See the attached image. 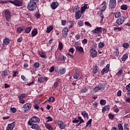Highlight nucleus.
<instances>
[{"instance_id":"c756f323","label":"nucleus","mask_w":130,"mask_h":130,"mask_svg":"<svg viewBox=\"0 0 130 130\" xmlns=\"http://www.w3.org/2000/svg\"><path fill=\"white\" fill-rule=\"evenodd\" d=\"M7 76H8V71L7 70L3 71L2 73V78H6Z\"/></svg>"},{"instance_id":"052dcab7","label":"nucleus","mask_w":130,"mask_h":130,"mask_svg":"<svg viewBox=\"0 0 130 130\" xmlns=\"http://www.w3.org/2000/svg\"><path fill=\"white\" fill-rule=\"evenodd\" d=\"M78 25L80 26H84V22L83 21H78Z\"/></svg>"},{"instance_id":"4d7b16f0","label":"nucleus","mask_w":130,"mask_h":130,"mask_svg":"<svg viewBox=\"0 0 130 130\" xmlns=\"http://www.w3.org/2000/svg\"><path fill=\"white\" fill-rule=\"evenodd\" d=\"M118 127L119 130H123V127H122V124L121 123L118 124Z\"/></svg>"},{"instance_id":"1a4fd4ad","label":"nucleus","mask_w":130,"mask_h":130,"mask_svg":"<svg viewBox=\"0 0 130 130\" xmlns=\"http://www.w3.org/2000/svg\"><path fill=\"white\" fill-rule=\"evenodd\" d=\"M124 21H125L124 16H121L118 19H117L116 23L118 25H122V24L124 23Z\"/></svg>"},{"instance_id":"f257e3e1","label":"nucleus","mask_w":130,"mask_h":130,"mask_svg":"<svg viewBox=\"0 0 130 130\" xmlns=\"http://www.w3.org/2000/svg\"><path fill=\"white\" fill-rule=\"evenodd\" d=\"M39 0H30L27 5V9L29 11H33L37 8V4Z\"/></svg>"},{"instance_id":"4c0bfd02","label":"nucleus","mask_w":130,"mask_h":130,"mask_svg":"<svg viewBox=\"0 0 130 130\" xmlns=\"http://www.w3.org/2000/svg\"><path fill=\"white\" fill-rule=\"evenodd\" d=\"M121 10L126 11V10H127V5L123 4L121 6Z\"/></svg>"},{"instance_id":"473e14b6","label":"nucleus","mask_w":130,"mask_h":130,"mask_svg":"<svg viewBox=\"0 0 130 130\" xmlns=\"http://www.w3.org/2000/svg\"><path fill=\"white\" fill-rule=\"evenodd\" d=\"M109 109H110L109 106H105L102 109V112H103V113H104L105 111H107V110H109Z\"/></svg>"},{"instance_id":"7ed1b4c3","label":"nucleus","mask_w":130,"mask_h":130,"mask_svg":"<svg viewBox=\"0 0 130 130\" xmlns=\"http://www.w3.org/2000/svg\"><path fill=\"white\" fill-rule=\"evenodd\" d=\"M10 4H12L16 7H22L23 6V1L22 0H14L10 1Z\"/></svg>"},{"instance_id":"6ab92c4d","label":"nucleus","mask_w":130,"mask_h":130,"mask_svg":"<svg viewBox=\"0 0 130 130\" xmlns=\"http://www.w3.org/2000/svg\"><path fill=\"white\" fill-rule=\"evenodd\" d=\"M14 127H15V123H12L10 124H9L7 127L6 130H13L14 129Z\"/></svg>"},{"instance_id":"13d9d810","label":"nucleus","mask_w":130,"mask_h":130,"mask_svg":"<svg viewBox=\"0 0 130 130\" xmlns=\"http://www.w3.org/2000/svg\"><path fill=\"white\" fill-rule=\"evenodd\" d=\"M59 72L61 75H63V74L66 73V70L64 69H62L60 70Z\"/></svg>"},{"instance_id":"0e129e2a","label":"nucleus","mask_w":130,"mask_h":130,"mask_svg":"<svg viewBox=\"0 0 130 130\" xmlns=\"http://www.w3.org/2000/svg\"><path fill=\"white\" fill-rule=\"evenodd\" d=\"M88 91V89L87 88H83L80 90L81 93H86Z\"/></svg>"},{"instance_id":"c85d7f7f","label":"nucleus","mask_w":130,"mask_h":130,"mask_svg":"<svg viewBox=\"0 0 130 130\" xmlns=\"http://www.w3.org/2000/svg\"><path fill=\"white\" fill-rule=\"evenodd\" d=\"M77 11H80V7L79 6H73V12L74 13L77 12Z\"/></svg>"},{"instance_id":"f704fd0d","label":"nucleus","mask_w":130,"mask_h":130,"mask_svg":"<svg viewBox=\"0 0 130 130\" xmlns=\"http://www.w3.org/2000/svg\"><path fill=\"white\" fill-rule=\"evenodd\" d=\"M114 55L115 56H118L119 55V50L116 48L115 49Z\"/></svg>"},{"instance_id":"0eeeda50","label":"nucleus","mask_w":130,"mask_h":130,"mask_svg":"<svg viewBox=\"0 0 130 130\" xmlns=\"http://www.w3.org/2000/svg\"><path fill=\"white\" fill-rule=\"evenodd\" d=\"M57 124L58 126L60 128V129H64L66 128V123L62 121L57 120Z\"/></svg>"},{"instance_id":"6e6d98bb","label":"nucleus","mask_w":130,"mask_h":130,"mask_svg":"<svg viewBox=\"0 0 130 130\" xmlns=\"http://www.w3.org/2000/svg\"><path fill=\"white\" fill-rule=\"evenodd\" d=\"M124 48H128V46H129V44L128 43H124L122 45Z\"/></svg>"},{"instance_id":"69168bd1","label":"nucleus","mask_w":130,"mask_h":130,"mask_svg":"<svg viewBox=\"0 0 130 130\" xmlns=\"http://www.w3.org/2000/svg\"><path fill=\"white\" fill-rule=\"evenodd\" d=\"M126 90H127L128 92L130 91V83H129L126 86Z\"/></svg>"},{"instance_id":"774afa93","label":"nucleus","mask_w":130,"mask_h":130,"mask_svg":"<svg viewBox=\"0 0 130 130\" xmlns=\"http://www.w3.org/2000/svg\"><path fill=\"white\" fill-rule=\"evenodd\" d=\"M21 79L24 81V82H27V78L24 75H21Z\"/></svg>"},{"instance_id":"de8ad7c7","label":"nucleus","mask_w":130,"mask_h":130,"mask_svg":"<svg viewBox=\"0 0 130 130\" xmlns=\"http://www.w3.org/2000/svg\"><path fill=\"white\" fill-rule=\"evenodd\" d=\"M11 0H8V1H0V3L3 4L4 5V4H9V3H11Z\"/></svg>"},{"instance_id":"5701e85b","label":"nucleus","mask_w":130,"mask_h":130,"mask_svg":"<svg viewBox=\"0 0 130 130\" xmlns=\"http://www.w3.org/2000/svg\"><path fill=\"white\" fill-rule=\"evenodd\" d=\"M34 103H35V105L34 106V108L35 109H39V106H38V104H40V101H39V100H37L36 101H35Z\"/></svg>"},{"instance_id":"3c124183","label":"nucleus","mask_w":130,"mask_h":130,"mask_svg":"<svg viewBox=\"0 0 130 130\" xmlns=\"http://www.w3.org/2000/svg\"><path fill=\"white\" fill-rule=\"evenodd\" d=\"M10 110L12 112V113H16L17 112V109L15 107L11 108Z\"/></svg>"},{"instance_id":"603ef678","label":"nucleus","mask_w":130,"mask_h":130,"mask_svg":"<svg viewBox=\"0 0 130 130\" xmlns=\"http://www.w3.org/2000/svg\"><path fill=\"white\" fill-rule=\"evenodd\" d=\"M55 100V99L53 97L51 96L49 99L48 101H49V102H51L52 103L54 102Z\"/></svg>"},{"instance_id":"a211bd4d","label":"nucleus","mask_w":130,"mask_h":130,"mask_svg":"<svg viewBox=\"0 0 130 130\" xmlns=\"http://www.w3.org/2000/svg\"><path fill=\"white\" fill-rule=\"evenodd\" d=\"M106 9V2L104 1L103 4L101 5V8L100 9L101 12H104Z\"/></svg>"},{"instance_id":"09e8293b","label":"nucleus","mask_w":130,"mask_h":130,"mask_svg":"<svg viewBox=\"0 0 130 130\" xmlns=\"http://www.w3.org/2000/svg\"><path fill=\"white\" fill-rule=\"evenodd\" d=\"M100 104L101 105L104 106L106 104V101L104 100H100Z\"/></svg>"},{"instance_id":"b1692460","label":"nucleus","mask_w":130,"mask_h":130,"mask_svg":"<svg viewBox=\"0 0 130 130\" xmlns=\"http://www.w3.org/2000/svg\"><path fill=\"white\" fill-rule=\"evenodd\" d=\"M31 30H32V27L31 26L27 27L26 28L25 27L24 29V32L28 34L31 32Z\"/></svg>"},{"instance_id":"2eb2a0df","label":"nucleus","mask_w":130,"mask_h":130,"mask_svg":"<svg viewBox=\"0 0 130 130\" xmlns=\"http://www.w3.org/2000/svg\"><path fill=\"white\" fill-rule=\"evenodd\" d=\"M109 67L110 65L109 64H107L105 68H104L102 71V74L104 75V74H107L108 72H109Z\"/></svg>"},{"instance_id":"39448f33","label":"nucleus","mask_w":130,"mask_h":130,"mask_svg":"<svg viewBox=\"0 0 130 130\" xmlns=\"http://www.w3.org/2000/svg\"><path fill=\"white\" fill-rule=\"evenodd\" d=\"M28 96V94L26 93H23L21 95H20L19 96V103H21V104H24L25 103V100H24V98H26Z\"/></svg>"},{"instance_id":"f03ea898","label":"nucleus","mask_w":130,"mask_h":130,"mask_svg":"<svg viewBox=\"0 0 130 130\" xmlns=\"http://www.w3.org/2000/svg\"><path fill=\"white\" fill-rule=\"evenodd\" d=\"M27 124L29 125L30 126V128L32 129L41 130V128L40 127V126H39V125L36 123H32V122H31V120H29L27 122Z\"/></svg>"},{"instance_id":"f3484780","label":"nucleus","mask_w":130,"mask_h":130,"mask_svg":"<svg viewBox=\"0 0 130 130\" xmlns=\"http://www.w3.org/2000/svg\"><path fill=\"white\" fill-rule=\"evenodd\" d=\"M30 121L32 123H33V122H35V123L39 122V121H40V119H39V118H38L36 116H33V117H31Z\"/></svg>"},{"instance_id":"ea45409f","label":"nucleus","mask_w":130,"mask_h":130,"mask_svg":"<svg viewBox=\"0 0 130 130\" xmlns=\"http://www.w3.org/2000/svg\"><path fill=\"white\" fill-rule=\"evenodd\" d=\"M92 124V119H89L88 122L86 123V127H88V126H91Z\"/></svg>"},{"instance_id":"9b49d317","label":"nucleus","mask_w":130,"mask_h":130,"mask_svg":"<svg viewBox=\"0 0 130 130\" xmlns=\"http://www.w3.org/2000/svg\"><path fill=\"white\" fill-rule=\"evenodd\" d=\"M56 58L57 60H65L67 59V57L66 56L62 55L60 53H58L57 55L56 56Z\"/></svg>"},{"instance_id":"8fccbe9b","label":"nucleus","mask_w":130,"mask_h":130,"mask_svg":"<svg viewBox=\"0 0 130 130\" xmlns=\"http://www.w3.org/2000/svg\"><path fill=\"white\" fill-rule=\"evenodd\" d=\"M79 77H80L79 73L78 72H76L74 75V79L77 80Z\"/></svg>"},{"instance_id":"dca6fc26","label":"nucleus","mask_w":130,"mask_h":130,"mask_svg":"<svg viewBox=\"0 0 130 130\" xmlns=\"http://www.w3.org/2000/svg\"><path fill=\"white\" fill-rule=\"evenodd\" d=\"M83 13L81 12V11L78 10L75 13V18L76 20H79V19L81 18V17H82V15Z\"/></svg>"},{"instance_id":"bb28decb","label":"nucleus","mask_w":130,"mask_h":130,"mask_svg":"<svg viewBox=\"0 0 130 130\" xmlns=\"http://www.w3.org/2000/svg\"><path fill=\"white\" fill-rule=\"evenodd\" d=\"M81 114L83 115L84 118H89V115L86 111H84L82 112Z\"/></svg>"},{"instance_id":"6e6552de","label":"nucleus","mask_w":130,"mask_h":130,"mask_svg":"<svg viewBox=\"0 0 130 130\" xmlns=\"http://www.w3.org/2000/svg\"><path fill=\"white\" fill-rule=\"evenodd\" d=\"M5 17L8 22H10L12 19L11 16V12H10V10H7L5 11Z\"/></svg>"},{"instance_id":"e433bc0d","label":"nucleus","mask_w":130,"mask_h":130,"mask_svg":"<svg viewBox=\"0 0 130 130\" xmlns=\"http://www.w3.org/2000/svg\"><path fill=\"white\" fill-rule=\"evenodd\" d=\"M46 122H49V121H52L53 119L50 116H48L45 118Z\"/></svg>"},{"instance_id":"5fc2aeb1","label":"nucleus","mask_w":130,"mask_h":130,"mask_svg":"<svg viewBox=\"0 0 130 130\" xmlns=\"http://www.w3.org/2000/svg\"><path fill=\"white\" fill-rule=\"evenodd\" d=\"M92 72H93V74H96V73H97L98 72V68H97V67H94L93 69Z\"/></svg>"},{"instance_id":"a878e982","label":"nucleus","mask_w":130,"mask_h":130,"mask_svg":"<svg viewBox=\"0 0 130 130\" xmlns=\"http://www.w3.org/2000/svg\"><path fill=\"white\" fill-rule=\"evenodd\" d=\"M3 43L4 45H9L10 44V39L5 38L3 41Z\"/></svg>"},{"instance_id":"ddd939ff","label":"nucleus","mask_w":130,"mask_h":130,"mask_svg":"<svg viewBox=\"0 0 130 130\" xmlns=\"http://www.w3.org/2000/svg\"><path fill=\"white\" fill-rule=\"evenodd\" d=\"M31 107H32V105L30 104L27 103L23 106V108H24V111H27L30 110Z\"/></svg>"},{"instance_id":"20e7f679","label":"nucleus","mask_w":130,"mask_h":130,"mask_svg":"<svg viewBox=\"0 0 130 130\" xmlns=\"http://www.w3.org/2000/svg\"><path fill=\"white\" fill-rule=\"evenodd\" d=\"M89 53L92 58H94V57H96L97 56V51H96V50L93 48H90Z\"/></svg>"},{"instance_id":"a18cd8bd","label":"nucleus","mask_w":130,"mask_h":130,"mask_svg":"<svg viewBox=\"0 0 130 130\" xmlns=\"http://www.w3.org/2000/svg\"><path fill=\"white\" fill-rule=\"evenodd\" d=\"M38 81L40 83H43V82H44L45 81V79H44V78H43V77H40V78H38Z\"/></svg>"},{"instance_id":"4468645a","label":"nucleus","mask_w":130,"mask_h":130,"mask_svg":"<svg viewBox=\"0 0 130 130\" xmlns=\"http://www.w3.org/2000/svg\"><path fill=\"white\" fill-rule=\"evenodd\" d=\"M87 9H89V5H88V4H84L83 6L81 7L80 10L81 14H84Z\"/></svg>"},{"instance_id":"4be33fe9","label":"nucleus","mask_w":130,"mask_h":130,"mask_svg":"<svg viewBox=\"0 0 130 130\" xmlns=\"http://www.w3.org/2000/svg\"><path fill=\"white\" fill-rule=\"evenodd\" d=\"M58 6V3L57 2H53L51 4V7L52 8V10H55L57 6Z\"/></svg>"},{"instance_id":"cd10ccee","label":"nucleus","mask_w":130,"mask_h":130,"mask_svg":"<svg viewBox=\"0 0 130 130\" xmlns=\"http://www.w3.org/2000/svg\"><path fill=\"white\" fill-rule=\"evenodd\" d=\"M128 58V55L127 54V53L124 54L121 58L122 61H125V60H126L127 58Z\"/></svg>"},{"instance_id":"338daca9","label":"nucleus","mask_w":130,"mask_h":130,"mask_svg":"<svg viewBox=\"0 0 130 130\" xmlns=\"http://www.w3.org/2000/svg\"><path fill=\"white\" fill-rule=\"evenodd\" d=\"M80 38H81V37L80 36V35L77 34L75 36V39H76V40H79V39H80Z\"/></svg>"},{"instance_id":"c9c22d12","label":"nucleus","mask_w":130,"mask_h":130,"mask_svg":"<svg viewBox=\"0 0 130 130\" xmlns=\"http://www.w3.org/2000/svg\"><path fill=\"white\" fill-rule=\"evenodd\" d=\"M45 126L46 127V128H47V129L49 130H53V128L52 127V126H51L50 125H49V124L48 123H46L45 124Z\"/></svg>"},{"instance_id":"412c9836","label":"nucleus","mask_w":130,"mask_h":130,"mask_svg":"<svg viewBox=\"0 0 130 130\" xmlns=\"http://www.w3.org/2000/svg\"><path fill=\"white\" fill-rule=\"evenodd\" d=\"M25 27L24 26H22L17 28V32L18 34H20V33L25 30Z\"/></svg>"},{"instance_id":"e2e57ef3","label":"nucleus","mask_w":130,"mask_h":130,"mask_svg":"<svg viewBox=\"0 0 130 130\" xmlns=\"http://www.w3.org/2000/svg\"><path fill=\"white\" fill-rule=\"evenodd\" d=\"M122 73H123V71L122 70H120L118 72V73H117V75L118 77H120V76H121V74H122Z\"/></svg>"},{"instance_id":"58836bf2","label":"nucleus","mask_w":130,"mask_h":130,"mask_svg":"<svg viewBox=\"0 0 130 130\" xmlns=\"http://www.w3.org/2000/svg\"><path fill=\"white\" fill-rule=\"evenodd\" d=\"M115 18H119L121 17V13L120 12H117L114 13Z\"/></svg>"},{"instance_id":"393cba45","label":"nucleus","mask_w":130,"mask_h":130,"mask_svg":"<svg viewBox=\"0 0 130 130\" xmlns=\"http://www.w3.org/2000/svg\"><path fill=\"white\" fill-rule=\"evenodd\" d=\"M38 34V32L37 31V29L35 28L31 31V37H35V36Z\"/></svg>"},{"instance_id":"37998d69","label":"nucleus","mask_w":130,"mask_h":130,"mask_svg":"<svg viewBox=\"0 0 130 130\" xmlns=\"http://www.w3.org/2000/svg\"><path fill=\"white\" fill-rule=\"evenodd\" d=\"M78 119L79 120V123L78 124V125H80V124H81V123H83L84 122V121L82 118V117H78Z\"/></svg>"},{"instance_id":"f8f14e48","label":"nucleus","mask_w":130,"mask_h":130,"mask_svg":"<svg viewBox=\"0 0 130 130\" xmlns=\"http://www.w3.org/2000/svg\"><path fill=\"white\" fill-rule=\"evenodd\" d=\"M69 32V28L68 27H65L63 28L62 31V37L63 38H66L68 37V33Z\"/></svg>"},{"instance_id":"9d476101","label":"nucleus","mask_w":130,"mask_h":130,"mask_svg":"<svg viewBox=\"0 0 130 130\" xmlns=\"http://www.w3.org/2000/svg\"><path fill=\"white\" fill-rule=\"evenodd\" d=\"M109 6L111 9H115L116 7V0H110Z\"/></svg>"},{"instance_id":"423d86ee","label":"nucleus","mask_w":130,"mask_h":130,"mask_svg":"<svg viewBox=\"0 0 130 130\" xmlns=\"http://www.w3.org/2000/svg\"><path fill=\"white\" fill-rule=\"evenodd\" d=\"M92 32L93 34H98V37H100V34L102 33V27H96L94 29L92 30Z\"/></svg>"},{"instance_id":"aec40b11","label":"nucleus","mask_w":130,"mask_h":130,"mask_svg":"<svg viewBox=\"0 0 130 130\" xmlns=\"http://www.w3.org/2000/svg\"><path fill=\"white\" fill-rule=\"evenodd\" d=\"M75 48H76V51H78V52H81V53H82V52H84V49L82 47L76 46H75Z\"/></svg>"},{"instance_id":"72a5a7b5","label":"nucleus","mask_w":130,"mask_h":130,"mask_svg":"<svg viewBox=\"0 0 130 130\" xmlns=\"http://www.w3.org/2000/svg\"><path fill=\"white\" fill-rule=\"evenodd\" d=\"M52 30H53V27L52 26H50L47 28L46 32L47 33H50Z\"/></svg>"},{"instance_id":"49530a36","label":"nucleus","mask_w":130,"mask_h":130,"mask_svg":"<svg viewBox=\"0 0 130 130\" xmlns=\"http://www.w3.org/2000/svg\"><path fill=\"white\" fill-rule=\"evenodd\" d=\"M122 30V27H114V30L116 32H119Z\"/></svg>"},{"instance_id":"79ce46f5","label":"nucleus","mask_w":130,"mask_h":130,"mask_svg":"<svg viewBox=\"0 0 130 130\" xmlns=\"http://www.w3.org/2000/svg\"><path fill=\"white\" fill-rule=\"evenodd\" d=\"M105 46V44L103 42H101L99 44L98 47L99 48H103Z\"/></svg>"},{"instance_id":"c03bdc74","label":"nucleus","mask_w":130,"mask_h":130,"mask_svg":"<svg viewBox=\"0 0 130 130\" xmlns=\"http://www.w3.org/2000/svg\"><path fill=\"white\" fill-rule=\"evenodd\" d=\"M80 121V120L78 119L77 118H74L73 119L72 122L73 123H78Z\"/></svg>"},{"instance_id":"a19ab883","label":"nucleus","mask_w":130,"mask_h":130,"mask_svg":"<svg viewBox=\"0 0 130 130\" xmlns=\"http://www.w3.org/2000/svg\"><path fill=\"white\" fill-rule=\"evenodd\" d=\"M39 54H40L41 57H43V58H45L46 57V55H45V53H44V52L42 51H40L39 53Z\"/></svg>"},{"instance_id":"7c9ffc66","label":"nucleus","mask_w":130,"mask_h":130,"mask_svg":"<svg viewBox=\"0 0 130 130\" xmlns=\"http://www.w3.org/2000/svg\"><path fill=\"white\" fill-rule=\"evenodd\" d=\"M58 47L59 50H62V49H63V45L62 44V43L61 42H59Z\"/></svg>"},{"instance_id":"680f3d73","label":"nucleus","mask_w":130,"mask_h":130,"mask_svg":"<svg viewBox=\"0 0 130 130\" xmlns=\"http://www.w3.org/2000/svg\"><path fill=\"white\" fill-rule=\"evenodd\" d=\"M94 92L96 93V92H99V91H100V88H99V86L95 87L94 88Z\"/></svg>"},{"instance_id":"2f4dec72","label":"nucleus","mask_w":130,"mask_h":130,"mask_svg":"<svg viewBox=\"0 0 130 130\" xmlns=\"http://www.w3.org/2000/svg\"><path fill=\"white\" fill-rule=\"evenodd\" d=\"M98 86L100 88V90H102V91H104V90L105 89V85H104V84H99Z\"/></svg>"},{"instance_id":"bf43d9fd","label":"nucleus","mask_w":130,"mask_h":130,"mask_svg":"<svg viewBox=\"0 0 130 130\" xmlns=\"http://www.w3.org/2000/svg\"><path fill=\"white\" fill-rule=\"evenodd\" d=\"M124 130H129V128H128V124H124Z\"/></svg>"},{"instance_id":"864d4df0","label":"nucleus","mask_w":130,"mask_h":130,"mask_svg":"<svg viewBox=\"0 0 130 130\" xmlns=\"http://www.w3.org/2000/svg\"><path fill=\"white\" fill-rule=\"evenodd\" d=\"M39 66H40V64H39V62H35L34 64V67L36 69H38V68H39Z\"/></svg>"}]
</instances>
